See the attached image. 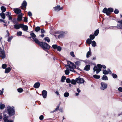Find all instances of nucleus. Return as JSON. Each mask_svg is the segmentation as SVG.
Masks as SVG:
<instances>
[{
	"mask_svg": "<svg viewBox=\"0 0 122 122\" xmlns=\"http://www.w3.org/2000/svg\"><path fill=\"white\" fill-rule=\"evenodd\" d=\"M67 65H65L66 68L69 70L73 72H75L74 68H76V66L74 64L70 61H67Z\"/></svg>",
	"mask_w": 122,
	"mask_h": 122,
	"instance_id": "obj_1",
	"label": "nucleus"
},
{
	"mask_svg": "<svg viewBox=\"0 0 122 122\" xmlns=\"http://www.w3.org/2000/svg\"><path fill=\"white\" fill-rule=\"evenodd\" d=\"M97 66H95L93 68L94 71H96V74H97L101 71V68L103 67L104 69H105L106 67L104 65H102L100 64H98Z\"/></svg>",
	"mask_w": 122,
	"mask_h": 122,
	"instance_id": "obj_2",
	"label": "nucleus"
},
{
	"mask_svg": "<svg viewBox=\"0 0 122 122\" xmlns=\"http://www.w3.org/2000/svg\"><path fill=\"white\" fill-rule=\"evenodd\" d=\"M37 44L39 45L44 50L49 49L50 48L49 46L45 42H40L39 41V43H38Z\"/></svg>",
	"mask_w": 122,
	"mask_h": 122,
	"instance_id": "obj_3",
	"label": "nucleus"
},
{
	"mask_svg": "<svg viewBox=\"0 0 122 122\" xmlns=\"http://www.w3.org/2000/svg\"><path fill=\"white\" fill-rule=\"evenodd\" d=\"M7 111L8 114L12 116L15 114L14 107L8 106Z\"/></svg>",
	"mask_w": 122,
	"mask_h": 122,
	"instance_id": "obj_4",
	"label": "nucleus"
},
{
	"mask_svg": "<svg viewBox=\"0 0 122 122\" xmlns=\"http://www.w3.org/2000/svg\"><path fill=\"white\" fill-rule=\"evenodd\" d=\"M113 9L111 8H109L107 9L106 8H104L102 10V12L108 16H109L112 12H113Z\"/></svg>",
	"mask_w": 122,
	"mask_h": 122,
	"instance_id": "obj_5",
	"label": "nucleus"
},
{
	"mask_svg": "<svg viewBox=\"0 0 122 122\" xmlns=\"http://www.w3.org/2000/svg\"><path fill=\"white\" fill-rule=\"evenodd\" d=\"M31 37H30V38H32L33 39L34 41L36 43H39V41L36 38V36L35 34L33 32H31L30 34Z\"/></svg>",
	"mask_w": 122,
	"mask_h": 122,
	"instance_id": "obj_6",
	"label": "nucleus"
},
{
	"mask_svg": "<svg viewBox=\"0 0 122 122\" xmlns=\"http://www.w3.org/2000/svg\"><path fill=\"white\" fill-rule=\"evenodd\" d=\"M107 84L104 82H102L101 83L100 89L102 90H103L107 88Z\"/></svg>",
	"mask_w": 122,
	"mask_h": 122,
	"instance_id": "obj_7",
	"label": "nucleus"
},
{
	"mask_svg": "<svg viewBox=\"0 0 122 122\" xmlns=\"http://www.w3.org/2000/svg\"><path fill=\"white\" fill-rule=\"evenodd\" d=\"M76 82L77 83H82L84 82V81L83 78L78 77L76 79Z\"/></svg>",
	"mask_w": 122,
	"mask_h": 122,
	"instance_id": "obj_8",
	"label": "nucleus"
},
{
	"mask_svg": "<svg viewBox=\"0 0 122 122\" xmlns=\"http://www.w3.org/2000/svg\"><path fill=\"white\" fill-rule=\"evenodd\" d=\"M0 56L2 58H5V52L0 47Z\"/></svg>",
	"mask_w": 122,
	"mask_h": 122,
	"instance_id": "obj_9",
	"label": "nucleus"
},
{
	"mask_svg": "<svg viewBox=\"0 0 122 122\" xmlns=\"http://www.w3.org/2000/svg\"><path fill=\"white\" fill-rule=\"evenodd\" d=\"M103 73L105 75H107L108 74H111L112 73V71L109 69H108V70H103Z\"/></svg>",
	"mask_w": 122,
	"mask_h": 122,
	"instance_id": "obj_10",
	"label": "nucleus"
},
{
	"mask_svg": "<svg viewBox=\"0 0 122 122\" xmlns=\"http://www.w3.org/2000/svg\"><path fill=\"white\" fill-rule=\"evenodd\" d=\"M66 34V33L64 32H61L59 35V38H63L64 37Z\"/></svg>",
	"mask_w": 122,
	"mask_h": 122,
	"instance_id": "obj_11",
	"label": "nucleus"
},
{
	"mask_svg": "<svg viewBox=\"0 0 122 122\" xmlns=\"http://www.w3.org/2000/svg\"><path fill=\"white\" fill-rule=\"evenodd\" d=\"M42 94L43 97L44 98H46L47 96V92L46 91L43 90L42 92Z\"/></svg>",
	"mask_w": 122,
	"mask_h": 122,
	"instance_id": "obj_12",
	"label": "nucleus"
},
{
	"mask_svg": "<svg viewBox=\"0 0 122 122\" xmlns=\"http://www.w3.org/2000/svg\"><path fill=\"white\" fill-rule=\"evenodd\" d=\"M63 8V7H61L60 5H57L56 6L54 7L55 10L57 11H58L60 10H62Z\"/></svg>",
	"mask_w": 122,
	"mask_h": 122,
	"instance_id": "obj_13",
	"label": "nucleus"
},
{
	"mask_svg": "<svg viewBox=\"0 0 122 122\" xmlns=\"http://www.w3.org/2000/svg\"><path fill=\"white\" fill-rule=\"evenodd\" d=\"M27 3L25 1H24L22 4V6H21V8L23 9H24L26 8L25 7L27 5Z\"/></svg>",
	"mask_w": 122,
	"mask_h": 122,
	"instance_id": "obj_14",
	"label": "nucleus"
},
{
	"mask_svg": "<svg viewBox=\"0 0 122 122\" xmlns=\"http://www.w3.org/2000/svg\"><path fill=\"white\" fill-rule=\"evenodd\" d=\"M117 22L120 24L117 25V27L119 29H122V20L118 21Z\"/></svg>",
	"mask_w": 122,
	"mask_h": 122,
	"instance_id": "obj_15",
	"label": "nucleus"
},
{
	"mask_svg": "<svg viewBox=\"0 0 122 122\" xmlns=\"http://www.w3.org/2000/svg\"><path fill=\"white\" fill-rule=\"evenodd\" d=\"M13 9L14 12L16 14H19L21 12V10L19 8H14Z\"/></svg>",
	"mask_w": 122,
	"mask_h": 122,
	"instance_id": "obj_16",
	"label": "nucleus"
},
{
	"mask_svg": "<svg viewBox=\"0 0 122 122\" xmlns=\"http://www.w3.org/2000/svg\"><path fill=\"white\" fill-rule=\"evenodd\" d=\"M21 25H22V24H16L14 25V27L16 29H18L21 28Z\"/></svg>",
	"mask_w": 122,
	"mask_h": 122,
	"instance_id": "obj_17",
	"label": "nucleus"
},
{
	"mask_svg": "<svg viewBox=\"0 0 122 122\" xmlns=\"http://www.w3.org/2000/svg\"><path fill=\"white\" fill-rule=\"evenodd\" d=\"M22 13L18 15V18L17 20L18 21H20L22 20Z\"/></svg>",
	"mask_w": 122,
	"mask_h": 122,
	"instance_id": "obj_18",
	"label": "nucleus"
},
{
	"mask_svg": "<svg viewBox=\"0 0 122 122\" xmlns=\"http://www.w3.org/2000/svg\"><path fill=\"white\" fill-rule=\"evenodd\" d=\"M21 28H22L25 31H27L28 30V27L26 25H24L22 24V25H21Z\"/></svg>",
	"mask_w": 122,
	"mask_h": 122,
	"instance_id": "obj_19",
	"label": "nucleus"
},
{
	"mask_svg": "<svg viewBox=\"0 0 122 122\" xmlns=\"http://www.w3.org/2000/svg\"><path fill=\"white\" fill-rule=\"evenodd\" d=\"M8 117L5 115L4 118V120L5 122H13L12 121L8 119Z\"/></svg>",
	"mask_w": 122,
	"mask_h": 122,
	"instance_id": "obj_20",
	"label": "nucleus"
},
{
	"mask_svg": "<svg viewBox=\"0 0 122 122\" xmlns=\"http://www.w3.org/2000/svg\"><path fill=\"white\" fill-rule=\"evenodd\" d=\"M40 86V84L39 82L36 83L34 85V87L36 88H38Z\"/></svg>",
	"mask_w": 122,
	"mask_h": 122,
	"instance_id": "obj_21",
	"label": "nucleus"
},
{
	"mask_svg": "<svg viewBox=\"0 0 122 122\" xmlns=\"http://www.w3.org/2000/svg\"><path fill=\"white\" fill-rule=\"evenodd\" d=\"M90 66L89 65H86L85 66L84 69L86 71H89L90 69Z\"/></svg>",
	"mask_w": 122,
	"mask_h": 122,
	"instance_id": "obj_22",
	"label": "nucleus"
},
{
	"mask_svg": "<svg viewBox=\"0 0 122 122\" xmlns=\"http://www.w3.org/2000/svg\"><path fill=\"white\" fill-rule=\"evenodd\" d=\"M11 70V68L10 67H8L6 68L5 71V73H8Z\"/></svg>",
	"mask_w": 122,
	"mask_h": 122,
	"instance_id": "obj_23",
	"label": "nucleus"
},
{
	"mask_svg": "<svg viewBox=\"0 0 122 122\" xmlns=\"http://www.w3.org/2000/svg\"><path fill=\"white\" fill-rule=\"evenodd\" d=\"M102 79L104 81H106L108 80V78L106 76L104 75L103 76Z\"/></svg>",
	"mask_w": 122,
	"mask_h": 122,
	"instance_id": "obj_24",
	"label": "nucleus"
},
{
	"mask_svg": "<svg viewBox=\"0 0 122 122\" xmlns=\"http://www.w3.org/2000/svg\"><path fill=\"white\" fill-rule=\"evenodd\" d=\"M82 61L81 60H79L78 61H76L75 63V65L79 66L81 65Z\"/></svg>",
	"mask_w": 122,
	"mask_h": 122,
	"instance_id": "obj_25",
	"label": "nucleus"
},
{
	"mask_svg": "<svg viewBox=\"0 0 122 122\" xmlns=\"http://www.w3.org/2000/svg\"><path fill=\"white\" fill-rule=\"evenodd\" d=\"M92 40L90 38L88 39L86 41V42L89 44H90L92 42Z\"/></svg>",
	"mask_w": 122,
	"mask_h": 122,
	"instance_id": "obj_26",
	"label": "nucleus"
},
{
	"mask_svg": "<svg viewBox=\"0 0 122 122\" xmlns=\"http://www.w3.org/2000/svg\"><path fill=\"white\" fill-rule=\"evenodd\" d=\"M5 107V105L3 104L2 103H0V109H4Z\"/></svg>",
	"mask_w": 122,
	"mask_h": 122,
	"instance_id": "obj_27",
	"label": "nucleus"
},
{
	"mask_svg": "<svg viewBox=\"0 0 122 122\" xmlns=\"http://www.w3.org/2000/svg\"><path fill=\"white\" fill-rule=\"evenodd\" d=\"M91 43L92 46L93 47H94L96 46V42L95 41H93Z\"/></svg>",
	"mask_w": 122,
	"mask_h": 122,
	"instance_id": "obj_28",
	"label": "nucleus"
},
{
	"mask_svg": "<svg viewBox=\"0 0 122 122\" xmlns=\"http://www.w3.org/2000/svg\"><path fill=\"white\" fill-rule=\"evenodd\" d=\"M91 51H88L87 53L86 54V57L88 58L91 55Z\"/></svg>",
	"mask_w": 122,
	"mask_h": 122,
	"instance_id": "obj_29",
	"label": "nucleus"
},
{
	"mask_svg": "<svg viewBox=\"0 0 122 122\" xmlns=\"http://www.w3.org/2000/svg\"><path fill=\"white\" fill-rule=\"evenodd\" d=\"M0 15L2 18L3 19H5V14L3 12H2L0 14Z\"/></svg>",
	"mask_w": 122,
	"mask_h": 122,
	"instance_id": "obj_30",
	"label": "nucleus"
},
{
	"mask_svg": "<svg viewBox=\"0 0 122 122\" xmlns=\"http://www.w3.org/2000/svg\"><path fill=\"white\" fill-rule=\"evenodd\" d=\"M99 30H96V31H95L94 33V34L95 36H97L99 33Z\"/></svg>",
	"mask_w": 122,
	"mask_h": 122,
	"instance_id": "obj_31",
	"label": "nucleus"
},
{
	"mask_svg": "<svg viewBox=\"0 0 122 122\" xmlns=\"http://www.w3.org/2000/svg\"><path fill=\"white\" fill-rule=\"evenodd\" d=\"M90 39L91 40H93L95 38V36L93 35H91L89 36Z\"/></svg>",
	"mask_w": 122,
	"mask_h": 122,
	"instance_id": "obj_32",
	"label": "nucleus"
},
{
	"mask_svg": "<svg viewBox=\"0 0 122 122\" xmlns=\"http://www.w3.org/2000/svg\"><path fill=\"white\" fill-rule=\"evenodd\" d=\"M76 81L74 79H72L71 81V83L73 84H76Z\"/></svg>",
	"mask_w": 122,
	"mask_h": 122,
	"instance_id": "obj_33",
	"label": "nucleus"
},
{
	"mask_svg": "<svg viewBox=\"0 0 122 122\" xmlns=\"http://www.w3.org/2000/svg\"><path fill=\"white\" fill-rule=\"evenodd\" d=\"M66 79V77L65 76H62L61 77V81L62 82H64V81Z\"/></svg>",
	"mask_w": 122,
	"mask_h": 122,
	"instance_id": "obj_34",
	"label": "nucleus"
},
{
	"mask_svg": "<svg viewBox=\"0 0 122 122\" xmlns=\"http://www.w3.org/2000/svg\"><path fill=\"white\" fill-rule=\"evenodd\" d=\"M44 40L46 41H47L48 42H50V39L47 37H45Z\"/></svg>",
	"mask_w": 122,
	"mask_h": 122,
	"instance_id": "obj_35",
	"label": "nucleus"
},
{
	"mask_svg": "<svg viewBox=\"0 0 122 122\" xmlns=\"http://www.w3.org/2000/svg\"><path fill=\"white\" fill-rule=\"evenodd\" d=\"M93 77L96 79H99L100 77V76L98 75H95L93 76Z\"/></svg>",
	"mask_w": 122,
	"mask_h": 122,
	"instance_id": "obj_36",
	"label": "nucleus"
},
{
	"mask_svg": "<svg viewBox=\"0 0 122 122\" xmlns=\"http://www.w3.org/2000/svg\"><path fill=\"white\" fill-rule=\"evenodd\" d=\"M1 8V10L3 12H5L6 10V8L3 6H2Z\"/></svg>",
	"mask_w": 122,
	"mask_h": 122,
	"instance_id": "obj_37",
	"label": "nucleus"
},
{
	"mask_svg": "<svg viewBox=\"0 0 122 122\" xmlns=\"http://www.w3.org/2000/svg\"><path fill=\"white\" fill-rule=\"evenodd\" d=\"M112 76L114 78H117V75L114 73H112Z\"/></svg>",
	"mask_w": 122,
	"mask_h": 122,
	"instance_id": "obj_38",
	"label": "nucleus"
},
{
	"mask_svg": "<svg viewBox=\"0 0 122 122\" xmlns=\"http://www.w3.org/2000/svg\"><path fill=\"white\" fill-rule=\"evenodd\" d=\"M59 33H56L54 35L55 37L56 38H59Z\"/></svg>",
	"mask_w": 122,
	"mask_h": 122,
	"instance_id": "obj_39",
	"label": "nucleus"
},
{
	"mask_svg": "<svg viewBox=\"0 0 122 122\" xmlns=\"http://www.w3.org/2000/svg\"><path fill=\"white\" fill-rule=\"evenodd\" d=\"M69 95V93L68 92H65L64 94V96L66 97H68Z\"/></svg>",
	"mask_w": 122,
	"mask_h": 122,
	"instance_id": "obj_40",
	"label": "nucleus"
},
{
	"mask_svg": "<svg viewBox=\"0 0 122 122\" xmlns=\"http://www.w3.org/2000/svg\"><path fill=\"white\" fill-rule=\"evenodd\" d=\"M18 91L20 93H21L23 91V89L22 88H19L17 89Z\"/></svg>",
	"mask_w": 122,
	"mask_h": 122,
	"instance_id": "obj_41",
	"label": "nucleus"
},
{
	"mask_svg": "<svg viewBox=\"0 0 122 122\" xmlns=\"http://www.w3.org/2000/svg\"><path fill=\"white\" fill-rule=\"evenodd\" d=\"M59 107L58 106H57V107L53 111H51V113H53L54 112H55L57 110H58L59 108Z\"/></svg>",
	"mask_w": 122,
	"mask_h": 122,
	"instance_id": "obj_42",
	"label": "nucleus"
},
{
	"mask_svg": "<svg viewBox=\"0 0 122 122\" xmlns=\"http://www.w3.org/2000/svg\"><path fill=\"white\" fill-rule=\"evenodd\" d=\"M59 107L58 106H57V107L53 111H51V113H53L54 112H55L57 110H58L59 108Z\"/></svg>",
	"mask_w": 122,
	"mask_h": 122,
	"instance_id": "obj_43",
	"label": "nucleus"
},
{
	"mask_svg": "<svg viewBox=\"0 0 122 122\" xmlns=\"http://www.w3.org/2000/svg\"><path fill=\"white\" fill-rule=\"evenodd\" d=\"M12 38L13 37L12 36L8 37V41L9 42H10L11 40L12 39Z\"/></svg>",
	"mask_w": 122,
	"mask_h": 122,
	"instance_id": "obj_44",
	"label": "nucleus"
},
{
	"mask_svg": "<svg viewBox=\"0 0 122 122\" xmlns=\"http://www.w3.org/2000/svg\"><path fill=\"white\" fill-rule=\"evenodd\" d=\"M69 69H67L65 71V73L66 75H68L69 73Z\"/></svg>",
	"mask_w": 122,
	"mask_h": 122,
	"instance_id": "obj_45",
	"label": "nucleus"
},
{
	"mask_svg": "<svg viewBox=\"0 0 122 122\" xmlns=\"http://www.w3.org/2000/svg\"><path fill=\"white\" fill-rule=\"evenodd\" d=\"M40 30V28L39 27H37L35 29V30L37 32H38Z\"/></svg>",
	"mask_w": 122,
	"mask_h": 122,
	"instance_id": "obj_46",
	"label": "nucleus"
},
{
	"mask_svg": "<svg viewBox=\"0 0 122 122\" xmlns=\"http://www.w3.org/2000/svg\"><path fill=\"white\" fill-rule=\"evenodd\" d=\"M57 46H58L56 45H54L52 46V47L55 49H57Z\"/></svg>",
	"mask_w": 122,
	"mask_h": 122,
	"instance_id": "obj_47",
	"label": "nucleus"
},
{
	"mask_svg": "<svg viewBox=\"0 0 122 122\" xmlns=\"http://www.w3.org/2000/svg\"><path fill=\"white\" fill-rule=\"evenodd\" d=\"M22 34V32L21 31H19L17 32V35L18 36H21Z\"/></svg>",
	"mask_w": 122,
	"mask_h": 122,
	"instance_id": "obj_48",
	"label": "nucleus"
},
{
	"mask_svg": "<svg viewBox=\"0 0 122 122\" xmlns=\"http://www.w3.org/2000/svg\"><path fill=\"white\" fill-rule=\"evenodd\" d=\"M56 49H57L58 51H61V48L60 46H57Z\"/></svg>",
	"mask_w": 122,
	"mask_h": 122,
	"instance_id": "obj_49",
	"label": "nucleus"
},
{
	"mask_svg": "<svg viewBox=\"0 0 122 122\" xmlns=\"http://www.w3.org/2000/svg\"><path fill=\"white\" fill-rule=\"evenodd\" d=\"M7 67V65L5 64L2 65V68L4 69H5Z\"/></svg>",
	"mask_w": 122,
	"mask_h": 122,
	"instance_id": "obj_50",
	"label": "nucleus"
},
{
	"mask_svg": "<svg viewBox=\"0 0 122 122\" xmlns=\"http://www.w3.org/2000/svg\"><path fill=\"white\" fill-rule=\"evenodd\" d=\"M70 55L73 57H74L75 56V55L73 52H70Z\"/></svg>",
	"mask_w": 122,
	"mask_h": 122,
	"instance_id": "obj_51",
	"label": "nucleus"
},
{
	"mask_svg": "<svg viewBox=\"0 0 122 122\" xmlns=\"http://www.w3.org/2000/svg\"><path fill=\"white\" fill-rule=\"evenodd\" d=\"M69 78H67L66 80V81L67 83H69L71 82Z\"/></svg>",
	"mask_w": 122,
	"mask_h": 122,
	"instance_id": "obj_52",
	"label": "nucleus"
},
{
	"mask_svg": "<svg viewBox=\"0 0 122 122\" xmlns=\"http://www.w3.org/2000/svg\"><path fill=\"white\" fill-rule=\"evenodd\" d=\"M118 12L119 11L117 9H115L114 11V13L116 14L118 13Z\"/></svg>",
	"mask_w": 122,
	"mask_h": 122,
	"instance_id": "obj_53",
	"label": "nucleus"
},
{
	"mask_svg": "<svg viewBox=\"0 0 122 122\" xmlns=\"http://www.w3.org/2000/svg\"><path fill=\"white\" fill-rule=\"evenodd\" d=\"M118 90L120 92H122V88L119 87L118 89Z\"/></svg>",
	"mask_w": 122,
	"mask_h": 122,
	"instance_id": "obj_54",
	"label": "nucleus"
},
{
	"mask_svg": "<svg viewBox=\"0 0 122 122\" xmlns=\"http://www.w3.org/2000/svg\"><path fill=\"white\" fill-rule=\"evenodd\" d=\"M45 30L43 29H42L41 30V32L42 34H44L45 32Z\"/></svg>",
	"mask_w": 122,
	"mask_h": 122,
	"instance_id": "obj_55",
	"label": "nucleus"
},
{
	"mask_svg": "<svg viewBox=\"0 0 122 122\" xmlns=\"http://www.w3.org/2000/svg\"><path fill=\"white\" fill-rule=\"evenodd\" d=\"M43 116L42 115H41L39 117V119L40 120H42L43 119Z\"/></svg>",
	"mask_w": 122,
	"mask_h": 122,
	"instance_id": "obj_56",
	"label": "nucleus"
},
{
	"mask_svg": "<svg viewBox=\"0 0 122 122\" xmlns=\"http://www.w3.org/2000/svg\"><path fill=\"white\" fill-rule=\"evenodd\" d=\"M24 21L25 22H27V18L26 17H25L24 19Z\"/></svg>",
	"mask_w": 122,
	"mask_h": 122,
	"instance_id": "obj_57",
	"label": "nucleus"
},
{
	"mask_svg": "<svg viewBox=\"0 0 122 122\" xmlns=\"http://www.w3.org/2000/svg\"><path fill=\"white\" fill-rule=\"evenodd\" d=\"M6 13V15H9V16H10L11 15V13L9 12H7Z\"/></svg>",
	"mask_w": 122,
	"mask_h": 122,
	"instance_id": "obj_58",
	"label": "nucleus"
},
{
	"mask_svg": "<svg viewBox=\"0 0 122 122\" xmlns=\"http://www.w3.org/2000/svg\"><path fill=\"white\" fill-rule=\"evenodd\" d=\"M28 14L29 16H31L32 15V13L30 12H28Z\"/></svg>",
	"mask_w": 122,
	"mask_h": 122,
	"instance_id": "obj_59",
	"label": "nucleus"
},
{
	"mask_svg": "<svg viewBox=\"0 0 122 122\" xmlns=\"http://www.w3.org/2000/svg\"><path fill=\"white\" fill-rule=\"evenodd\" d=\"M3 22L4 23H5V22L4 21V20L1 19H0V22Z\"/></svg>",
	"mask_w": 122,
	"mask_h": 122,
	"instance_id": "obj_60",
	"label": "nucleus"
},
{
	"mask_svg": "<svg viewBox=\"0 0 122 122\" xmlns=\"http://www.w3.org/2000/svg\"><path fill=\"white\" fill-rule=\"evenodd\" d=\"M6 32L7 33V35L8 36H9L10 35V34L9 33V31L7 30L6 31Z\"/></svg>",
	"mask_w": 122,
	"mask_h": 122,
	"instance_id": "obj_61",
	"label": "nucleus"
},
{
	"mask_svg": "<svg viewBox=\"0 0 122 122\" xmlns=\"http://www.w3.org/2000/svg\"><path fill=\"white\" fill-rule=\"evenodd\" d=\"M77 91L78 93H79L81 92V90L79 88H77Z\"/></svg>",
	"mask_w": 122,
	"mask_h": 122,
	"instance_id": "obj_62",
	"label": "nucleus"
},
{
	"mask_svg": "<svg viewBox=\"0 0 122 122\" xmlns=\"http://www.w3.org/2000/svg\"><path fill=\"white\" fill-rule=\"evenodd\" d=\"M9 20H12V18L10 16H9Z\"/></svg>",
	"mask_w": 122,
	"mask_h": 122,
	"instance_id": "obj_63",
	"label": "nucleus"
},
{
	"mask_svg": "<svg viewBox=\"0 0 122 122\" xmlns=\"http://www.w3.org/2000/svg\"><path fill=\"white\" fill-rule=\"evenodd\" d=\"M41 37H44V35L43 34H42L41 35Z\"/></svg>",
	"mask_w": 122,
	"mask_h": 122,
	"instance_id": "obj_64",
	"label": "nucleus"
}]
</instances>
